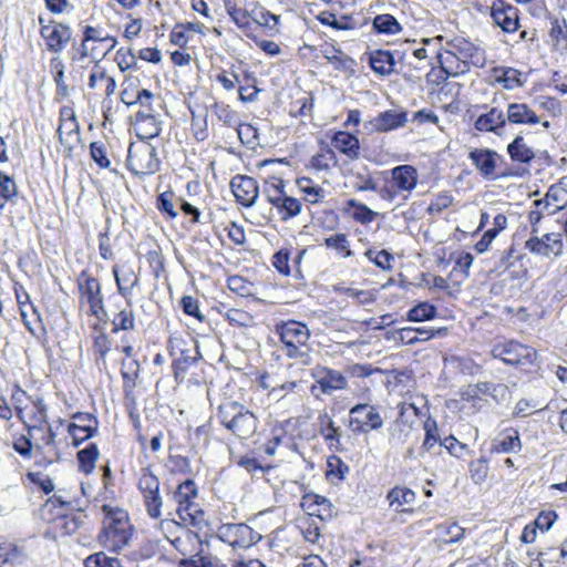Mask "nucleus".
Segmentation results:
<instances>
[{
	"label": "nucleus",
	"instance_id": "22",
	"mask_svg": "<svg viewBox=\"0 0 567 567\" xmlns=\"http://www.w3.org/2000/svg\"><path fill=\"white\" fill-rule=\"evenodd\" d=\"M522 442L517 430L509 427L501 432L491 443V453H518Z\"/></svg>",
	"mask_w": 567,
	"mask_h": 567
},
{
	"label": "nucleus",
	"instance_id": "16",
	"mask_svg": "<svg viewBox=\"0 0 567 567\" xmlns=\"http://www.w3.org/2000/svg\"><path fill=\"white\" fill-rule=\"evenodd\" d=\"M468 158L485 179H495L497 177L496 167L501 156L496 151L474 148L470 152Z\"/></svg>",
	"mask_w": 567,
	"mask_h": 567
},
{
	"label": "nucleus",
	"instance_id": "49",
	"mask_svg": "<svg viewBox=\"0 0 567 567\" xmlns=\"http://www.w3.org/2000/svg\"><path fill=\"white\" fill-rule=\"evenodd\" d=\"M143 502L150 517L157 519L162 516L163 499L159 491L143 495Z\"/></svg>",
	"mask_w": 567,
	"mask_h": 567
},
{
	"label": "nucleus",
	"instance_id": "2",
	"mask_svg": "<svg viewBox=\"0 0 567 567\" xmlns=\"http://www.w3.org/2000/svg\"><path fill=\"white\" fill-rule=\"evenodd\" d=\"M217 417L228 431L240 440L251 437L258 427L256 415L235 401L219 405Z\"/></svg>",
	"mask_w": 567,
	"mask_h": 567
},
{
	"label": "nucleus",
	"instance_id": "1",
	"mask_svg": "<svg viewBox=\"0 0 567 567\" xmlns=\"http://www.w3.org/2000/svg\"><path fill=\"white\" fill-rule=\"evenodd\" d=\"M441 69L450 76L464 74L470 66L482 68L486 63L484 52L464 38H454L440 54Z\"/></svg>",
	"mask_w": 567,
	"mask_h": 567
},
{
	"label": "nucleus",
	"instance_id": "36",
	"mask_svg": "<svg viewBox=\"0 0 567 567\" xmlns=\"http://www.w3.org/2000/svg\"><path fill=\"white\" fill-rule=\"evenodd\" d=\"M84 42H99L106 43L111 42V47H107L106 51L102 54L104 58L111 50H113L117 43L116 39L107 33H105L101 28H95L92 25H86L83 30Z\"/></svg>",
	"mask_w": 567,
	"mask_h": 567
},
{
	"label": "nucleus",
	"instance_id": "50",
	"mask_svg": "<svg viewBox=\"0 0 567 567\" xmlns=\"http://www.w3.org/2000/svg\"><path fill=\"white\" fill-rule=\"evenodd\" d=\"M337 157L333 150L322 151L311 158V166L317 171H329L332 164H336Z\"/></svg>",
	"mask_w": 567,
	"mask_h": 567
},
{
	"label": "nucleus",
	"instance_id": "3",
	"mask_svg": "<svg viewBox=\"0 0 567 567\" xmlns=\"http://www.w3.org/2000/svg\"><path fill=\"white\" fill-rule=\"evenodd\" d=\"M276 333L282 343L285 354L290 359L305 362L310 350L308 327L300 321L288 320L276 326Z\"/></svg>",
	"mask_w": 567,
	"mask_h": 567
},
{
	"label": "nucleus",
	"instance_id": "30",
	"mask_svg": "<svg viewBox=\"0 0 567 567\" xmlns=\"http://www.w3.org/2000/svg\"><path fill=\"white\" fill-rule=\"evenodd\" d=\"M507 154L513 162L519 164H529L535 157L534 150L526 143L522 135L515 136L507 145Z\"/></svg>",
	"mask_w": 567,
	"mask_h": 567
},
{
	"label": "nucleus",
	"instance_id": "62",
	"mask_svg": "<svg viewBox=\"0 0 567 567\" xmlns=\"http://www.w3.org/2000/svg\"><path fill=\"white\" fill-rule=\"evenodd\" d=\"M440 535L447 536L445 542L455 543L458 542L464 536V528L458 526L456 523H452L449 525H440L437 527Z\"/></svg>",
	"mask_w": 567,
	"mask_h": 567
},
{
	"label": "nucleus",
	"instance_id": "63",
	"mask_svg": "<svg viewBox=\"0 0 567 567\" xmlns=\"http://www.w3.org/2000/svg\"><path fill=\"white\" fill-rule=\"evenodd\" d=\"M272 266L284 276L290 275L289 251L280 249L272 257Z\"/></svg>",
	"mask_w": 567,
	"mask_h": 567
},
{
	"label": "nucleus",
	"instance_id": "29",
	"mask_svg": "<svg viewBox=\"0 0 567 567\" xmlns=\"http://www.w3.org/2000/svg\"><path fill=\"white\" fill-rule=\"evenodd\" d=\"M113 275L118 292L126 299L127 306H131L132 289L138 285V276L131 268L120 274L117 266L113 267Z\"/></svg>",
	"mask_w": 567,
	"mask_h": 567
},
{
	"label": "nucleus",
	"instance_id": "35",
	"mask_svg": "<svg viewBox=\"0 0 567 567\" xmlns=\"http://www.w3.org/2000/svg\"><path fill=\"white\" fill-rule=\"evenodd\" d=\"M99 457V450L94 443L89 444L85 449L78 452L79 470L85 474H90Z\"/></svg>",
	"mask_w": 567,
	"mask_h": 567
},
{
	"label": "nucleus",
	"instance_id": "11",
	"mask_svg": "<svg viewBox=\"0 0 567 567\" xmlns=\"http://www.w3.org/2000/svg\"><path fill=\"white\" fill-rule=\"evenodd\" d=\"M39 21L41 24L40 34L45 41L47 49L54 53L62 52L71 40V28L66 24L55 21L43 24L42 18H40Z\"/></svg>",
	"mask_w": 567,
	"mask_h": 567
},
{
	"label": "nucleus",
	"instance_id": "28",
	"mask_svg": "<svg viewBox=\"0 0 567 567\" xmlns=\"http://www.w3.org/2000/svg\"><path fill=\"white\" fill-rule=\"evenodd\" d=\"M406 122V114L395 110H388L381 112L372 121V125L377 131L388 132L404 125Z\"/></svg>",
	"mask_w": 567,
	"mask_h": 567
},
{
	"label": "nucleus",
	"instance_id": "8",
	"mask_svg": "<svg viewBox=\"0 0 567 567\" xmlns=\"http://www.w3.org/2000/svg\"><path fill=\"white\" fill-rule=\"evenodd\" d=\"M525 249L537 257L558 258L563 255L564 249L561 234L547 233L543 236L530 234V237L525 243Z\"/></svg>",
	"mask_w": 567,
	"mask_h": 567
},
{
	"label": "nucleus",
	"instance_id": "40",
	"mask_svg": "<svg viewBox=\"0 0 567 567\" xmlns=\"http://www.w3.org/2000/svg\"><path fill=\"white\" fill-rule=\"evenodd\" d=\"M388 499L396 512L402 511L401 507L405 504H412L415 499V493L406 487H394L388 494Z\"/></svg>",
	"mask_w": 567,
	"mask_h": 567
},
{
	"label": "nucleus",
	"instance_id": "27",
	"mask_svg": "<svg viewBox=\"0 0 567 567\" xmlns=\"http://www.w3.org/2000/svg\"><path fill=\"white\" fill-rule=\"evenodd\" d=\"M417 171L411 165H400L392 169V179L394 185L404 192H411L417 183Z\"/></svg>",
	"mask_w": 567,
	"mask_h": 567
},
{
	"label": "nucleus",
	"instance_id": "6",
	"mask_svg": "<svg viewBox=\"0 0 567 567\" xmlns=\"http://www.w3.org/2000/svg\"><path fill=\"white\" fill-rule=\"evenodd\" d=\"M349 426L353 433L378 431L383 426V419L377 406L359 403L349 411Z\"/></svg>",
	"mask_w": 567,
	"mask_h": 567
},
{
	"label": "nucleus",
	"instance_id": "44",
	"mask_svg": "<svg viewBox=\"0 0 567 567\" xmlns=\"http://www.w3.org/2000/svg\"><path fill=\"white\" fill-rule=\"evenodd\" d=\"M348 206L353 208L352 217L354 220L361 223V224H370L372 223L377 213L370 209L367 205L355 200V199H349Z\"/></svg>",
	"mask_w": 567,
	"mask_h": 567
},
{
	"label": "nucleus",
	"instance_id": "59",
	"mask_svg": "<svg viewBox=\"0 0 567 567\" xmlns=\"http://www.w3.org/2000/svg\"><path fill=\"white\" fill-rule=\"evenodd\" d=\"M90 153L92 159L101 167L107 168L110 166V159L107 158L106 148L99 142H93L90 145Z\"/></svg>",
	"mask_w": 567,
	"mask_h": 567
},
{
	"label": "nucleus",
	"instance_id": "26",
	"mask_svg": "<svg viewBox=\"0 0 567 567\" xmlns=\"http://www.w3.org/2000/svg\"><path fill=\"white\" fill-rule=\"evenodd\" d=\"M369 64L379 75L386 76L395 72V59L388 50H374L369 53Z\"/></svg>",
	"mask_w": 567,
	"mask_h": 567
},
{
	"label": "nucleus",
	"instance_id": "12",
	"mask_svg": "<svg viewBox=\"0 0 567 567\" xmlns=\"http://www.w3.org/2000/svg\"><path fill=\"white\" fill-rule=\"evenodd\" d=\"M84 280L79 282V289L82 298L86 300L90 306V312L99 320H104L107 316L104 309L103 297L101 293V285L97 279L85 276L82 274Z\"/></svg>",
	"mask_w": 567,
	"mask_h": 567
},
{
	"label": "nucleus",
	"instance_id": "58",
	"mask_svg": "<svg viewBox=\"0 0 567 567\" xmlns=\"http://www.w3.org/2000/svg\"><path fill=\"white\" fill-rule=\"evenodd\" d=\"M18 193L14 181L7 174L0 172V198L9 200Z\"/></svg>",
	"mask_w": 567,
	"mask_h": 567
},
{
	"label": "nucleus",
	"instance_id": "61",
	"mask_svg": "<svg viewBox=\"0 0 567 567\" xmlns=\"http://www.w3.org/2000/svg\"><path fill=\"white\" fill-rule=\"evenodd\" d=\"M470 472L475 483H482L485 481L488 472L487 462L484 457L472 461L470 464Z\"/></svg>",
	"mask_w": 567,
	"mask_h": 567
},
{
	"label": "nucleus",
	"instance_id": "53",
	"mask_svg": "<svg viewBox=\"0 0 567 567\" xmlns=\"http://www.w3.org/2000/svg\"><path fill=\"white\" fill-rule=\"evenodd\" d=\"M174 197V193L167 190L158 195L156 203L157 209L161 213L166 214L172 219L176 218L178 215L173 203Z\"/></svg>",
	"mask_w": 567,
	"mask_h": 567
},
{
	"label": "nucleus",
	"instance_id": "54",
	"mask_svg": "<svg viewBox=\"0 0 567 567\" xmlns=\"http://www.w3.org/2000/svg\"><path fill=\"white\" fill-rule=\"evenodd\" d=\"M200 358V352L197 344H194L192 349L182 350L181 355L176 359L174 365L177 369L185 370L189 365L195 364Z\"/></svg>",
	"mask_w": 567,
	"mask_h": 567
},
{
	"label": "nucleus",
	"instance_id": "60",
	"mask_svg": "<svg viewBox=\"0 0 567 567\" xmlns=\"http://www.w3.org/2000/svg\"><path fill=\"white\" fill-rule=\"evenodd\" d=\"M215 114L219 121L228 126L237 125L238 115L237 112L231 110L228 105L225 104H216L215 105Z\"/></svg>",
	"mask_w": 567,
	"mask_h": 567
},
{
	"label": "nucleus",
	"instance_id": "5",
	"mask_svg": "<svg viewBox=\"0 0 567 567\" xmlns=\"http://www.w3.org/2000/svg\"><path fill=\"white\" fill-rule=\"evenodd\" d=\"M156 148L145 140L131 143L127 154V167L136 176L153 175L159 169Z\"/></svg>",
	"mask_w": 567,
	"mask_h": 567
},
{
	"label": "nucleus",
	"instance_id": "13",
	"mask_svg": "<svg viewBox=\"0 0 567 567\" xmlns=\"http://www.w3.org/2000/svg\"><path fill=\"white\" fill-rule=\"evenodd\" d=\"M491 17L504 32L512 33L519 28L518 9L503 0L492 3Z\"/></svg>",
	"mask_w": 567,
	"mask_h": 567
},
{
	"label": "nucleus",
	"instance_id": "24",
	"mask_svg": "<svg viewBox=\"0 0 567 567\" xmlns=\"http://www.w3.org/2000/svg\"><path fill=\"white\" fill-rule=\"evenodd\" d=\"M56 133L65 156L71 157L73 150L80 143V125L78 121L71 120L60 123Z\"/></svg>",
	"mask_w": 567,
	"mask_h": 567
},
{
	"label": "nucleus",
	"instance_id": "57",
	"mask_svg": "<svg viewBox=\"0 0 567 567\" xmlns=\"http://www.w3.org/2000/svg\"><path fill=\"white\" fill-rule=\"evenodd\" d=\"M225 318L231 324L239 327H248L252 321V317L247 311L235 308L228 309L225 313Z\"/></svg>",
	"mask_w": 567,
	"mask_h": 567
},
{
	"label": "nucleus",
	"instance_id": "39",
	"mask_svg": "<svg viewBox=\"0 0 567 567\" xmlns=\"http://www.w3.org/2000/svg\"><path fill=\"white\" fill-rule=\"evenodd\" d=\"M373 28L379 33L398 34L402 31L399 21L392 14H378L373 19Z\"/></svg>",
	"mask_w": 567,
	"mask_h": 567
},
{
	"label": "nucleus",
	"instance_id": "41",
	"mask_svg": "<svg viewBox=\"0 0 567 567\" xmlns=\"http://www.w3.org/2000/svg\"><path fill=\"white\" fill-rule=\"evenodd\" d=\"M324 245L327 248L336 250L342 258L352 256L350 243L346 234H334L330 237H327L324 239Z\"/></svg>",
	"mask_w": 567,
	"mask_h": 567
},
{
	"label": "nucleus",
	"instance_id": "4",
	"mask_svg": "<svg viewBox=\"0 0 567 567\" xmlns=\"http://www.w3.org/2000/svg\"><path fill=\"white\" fill-rule=\"evenodd\" d=\"M103 511L106 512V517L100 540L110 550L118 551L128 544L132 536L127 514L122 509H109L106 505Z\"/></svg>",
	"mask_w": 567,
	"mask_h": 567
},
{
	"label": "nucleus",
	"instance_id": "51",
	"mask_svg": "<svg viewBox=\"0 0 567 567\" xmlns=\"http://www.w3.org/2000/svg\"><path fill=\"white\" fill-rule=\"evenodd\" d=\"M425 437L422 444L423 452H430L441 440L437 437V425L434 419L429 417L424 423Z\"/></svg>",
	"mask_w": 567,
	"mask_h": 567
},
{
	"label": "nucleus",
	"instance_id": "46",
	"mask_svg": "<svg viewBox=\"0 0 567 567\" xmlns=\"http://www.w3.org/2000/svg\"><path fill=\"white\" fill-rule=\"evenodd\" d=\"M497 82L502 83L506 90L522 87L525 84V81L522 80V72L513 68H505L503 74L497 78Z\"/></svg>",
	"mask_w": 567,
	"mask_h": 567
},
{
	"label": "nucleus",
	"instance_id": "64",
	"mask_svg": "<svg viewBox=\"0 0 567 567\" xmlns=\"http://www.w3.org/2000/svg\"><path fill=\"white\" fill-rule=\"evenodd\" d=\"M219 559L212 555H195L192 559H189L185 567H218Z\"/></svg>",
	"mask_w": 567,
	"mask_h": 567
},
{
	"label": "nucleus",
	"instance_id": "48",
	"mask_svg": "<svg viewBox=\"0 0 567 567\" xmlns=\"http://www.w3.org/2000/svg\"><path fill=\"white\" fill-rule=\"evenodd\" d=\"M51 66L54 70L53 80L55 82L58 93L62 96L69 95V86L64 81V64L61 59L53 58L51 60Z\"/></svg>",
	"mask_w": 567,
	"mask_h": 567
},
{
	"label": "nucleus",
	"instance_id": "43",
	"mask_svg": "<svg viewBox=\"0 0 567 567\" xmlns=\"http://www.w3.org/2000/svg\"><path fill=\"white\" fill-rule=\"evenodd\" d=\"M285 184L281 178L272 177L267 181L264 187V194L267 200L275 207L276 204L286 195L284 190Z\"/></svg>",
	"mask_w": 567,
	"mask_h": 567
},
{
	"label": "nucleus",
	"instance_id": "14",
	"mask_svg": "<svg viewBox=\"0 0 567 567\" xmlns=\"http://www.w3.org/2000/svg\"><path fill=\"white\" fill-rule=\"evenodd\" d=\"M75 422L68 426V432L72 437V443L78 446L80 443L92 437L97 432V420L90 413L79 412L73 415Z\"/></svg>",
	"mask_w": 567,
	"mask_h": 567
},
{
	"label": "nucleus",
	"instance_id": "31",
	"mask_svg": "<svg viewBox=\"0 0 567 567\" xmlns=\"http://www.w3.org/2000/svg\"><path fill=\"white\" fill-rule=\"evenodd\" d=\"M225 10L231 21L241 30L250 29V14L247 10L238 8L235 0H223Z\"/></svg>",
	"mask_w": 567,
	"mask_h": 567
},
{
	"label": "nucleus",
	"instance_id": "18",
	"mask_svg": "<svg viewBox=\"0 0 567 567\" xmlns=\"http://www.w3.org/2000/svg\"><path fill=\"white\" fill-rule=\"evenodd\" d=\"M506 124L536 125L540 123L539 116L526 103H509L505 111Z\"/></svg>",
	"mask_w": 567,
	"mask_h": 567
},
{
	"label": "nucleus",
	"instance_id": "55",
	"mask_svg": "<svg viewBox=\"0 0 567 567\" xmlns=\"http://www.w3.org/2000/svg\"><path fill=\"white\" fill-rule=\"evenodd\" d=\"M115 61L121 71L125 72L136 66V55L131 49L121 48L115 54Z\"/></svg>",
	"mask_w": 567,
	"mask_h": 567
},
{
	"label": "nucleus",
	"instance_id": "21",
	"mask_svg": "<svg viewBox=\"0 0 567 567\" xmlns=\"http://www.w3.org/2000/svg\"><path fill=\"white\" fill-rule=\"evenodd\" d=\"M316 380L323 393L330 394L337 390H343L348 385L346 377L337 370L318 368L315 373Z\"/></svg>",
	"mask_w": 567,
	"mask_h": 567
},
{
	"label": "nucleus",
	"instance_id": "47",
	"mask_svg": "<svg viewBox=\"0 0 567 567\" xmlns=\"http://www.w3.org/2000/svg\"><path fill=\"white\" fill-rule=\"evenodd\" d=\"M138 489L142 495L152 494L159 491V481L150 470L143 468L140 480Z\"/></svg>",
	"mask_w": 567,
	"mask_h": 567
},
{
	"label": "nucleus",
	"instance_id": "9",
	"mask_svg": "<svg viewBox=\"0 0 567 567\" xmlns=\"http://www.w3.org/2000/svg\"><path fill=\"white\" fill-rule=\"evenodd\" d=\"M217 537L231 547L248 548L260 540L261 535L246 524H223Z\"/></svg>",
	"mask_w": 567,
	"mask_h": 567
},
{
	"label": "nucleus",
	"instance_id": "25",
	"mask_svg": "<svg viewBox=\"0 0 567 567\" xmlns=\"http://www.w3.org/2000/svg\"><path fill=\"white\" fill-rule=\"evenodd\" d=\"M331 145L334 150L346 155L349 159H355L360 154V143L355 135L339 131L331 138Z\"/></svg>",
	"mask_w": 567,
	"mask_h": 567
},
{
	"label": "nucleus",
	"instance_id": "32",
	"mask_svg": "<svg viewBox=\"0 0 567 567\" xmlns=\"http://www.w3.org/2000/svg\"><path fill=\"white\" fill-rule=\"evenodd\" d=\"M154 94L146 89L134 90L133 87L125 86L121 92V101L127 106L135 104L148 106L150 100H153Z\"/></svg>",
	"mask_w": 567,
	"mask_h": 567
},
{
	"label": "nucleus",
	"instance_id": "37",
	"mask_svg": "<svg viewBox=\"0 0 567 567\" xmlns=\"http://www.w3.org/2000/svg\"><path fill=\"white\" fill-rule=\"evenodd\" d=\"M301 202L295 197L285 195L278 204L275 205L282 220L296 217L301 212Z\"/></svg>",
	"mask_w": 567,
	"mask_h": 567
},
{
	"label": "nucleus",
	"instance_id": "45",
	"mask_svg": "<svg viewBox=\"0 0 567 567\" xmlns=\"http://www.w3.org/2000/svg\"><path fill=\"white\" fill-rule=\"evenodd\" d=\"M113 332L118 330H133L135 328V317L132 310V305L128 308L121 310L112 321Z\"/></svg>",
	"mask_w": 567,
	"mask_h": 567
},
{
	"label": "nucleus",
	"instance_id": "33",
	"mask_svg": "<svg viewBox=\"0 0 567 567\" xmlns=\"http://www.w3.org/2000/svg\"><path fill=\"white\" fill-rule=\"evenodd\" d=\"M300 192L305 195V200L310 204H318L323 200L326 192L310 178L302 177L297 181Z\"/></svg>",
	"mask_w": 567,
	"mask_h": 567
},
{
	"label": "nucleus",
	"instance_id": "42",
	"mask_svg": "<svg viewBox=\"0 0 567 567\" xmlns=\"http://www.w3.org/2000/svg\"><path fill=\"white\" fill-rule=\"evenodd\" d=\"M436 317V308L429 302H420L408 312V320L421 322Z\"/></svg>",
	"mask_w": 567,
	"mask_h": 567
},
{
	"label": "nucleus",
	"instance_id": "23",
	"mask_svg": "<svg viewBox=\"0 0 567 567\" xmlns=\"http://www.w3.org/2000/svg\"><path fill=\"white\" fill-rule=\"evenodd\" d=\"M536 207H544L548 214L553 215L556 212L567 206V189L560 184L551 185L544 199L534 202Z\"/></svg>",
	"mask_w": 567,
	"mask_h": 567
},
{
	"label": "nucleus",
	"instance_id": "38",
	"mask_svg": "<svg viewBox=\"0 0 567 567\" xmlns=\"http://www.w3.org/2000/svg\"><path fill=\"white\" fill-rule=\"evenodd\" d=\"M152 101L150 100L148 106L146 105H140L141 110L136 112L135 120L136 123H143V124H150L151 130H148L147 135L148 136H157L161 133V126L158 122L156 121L155 115L153 114V105Z\"/></svg>",
	"mask_w": 567,
	"mask_h": 567
},
{
	"label": "nucleus",
	"instance_id": "56",
	"mask_svg": "<svg viewBox=\"0 0 567 567\" xmlns=\"http://www.w3.org/2000/svg\"><path fill=\"white\" fill-rule=\"evenodd\" d=\"M337 291L344 293L348 297L355 299L361 305H370L374 302V293L370 290H359L354 288H336Z\"/></svg>",
	"mask_w": 567,
	"mask_h": 567
},
{
	"label": "nucleus",
	"instance_id": "7",
	"mask_svg": "<svg viewBox=\"0 0 567 567\" xmlns=\"http://www.w3.org/2000/svg\"><path fill=\"white\" fill-rule=\"evenodd\" d=\"M197 497V487L193 480H186L181 483L174 492L173 498L177 504L176 513L183 522H194L202 509L195 503Z\"/></svg>",
	"mask_w": 567,
	"mask_h": 567
},
{
	"label": "nucleus",
	"instance_id": "20",
	"mask_svg": "<svg viewBox=\"0 0 567 567\" xmlns=\"http://www.w3.org/2000/svg\"><path fill=\"white\" fill-rule=\"evenodd\" d=\"M409 409L413 410L415 414L417 412V409L413 404L409 408L403 405L400 409L399 417L389 426V436L391 442L404 444L412 434L413 423L409 421L405 415Z\"/></svg>",
	"mask_w": 567,
	"mask_h": 567
},
{
	"label": "nucleus",
	"instance_id": "15",
	"mask_svg": "<svg viewBox=\"0 0 567 567\" xmlns=\"http://www.w3.org/2000/svg\"><path fill=\"white\" fill-rule=\"evenodd\" d=\"M485 112L480 114L474 122V128L480 133H494L501 135L506 126L505 111L497 106H483Z\"/></svg>",
	"mask_w": 567,
	"mask_h": 567
},
{
	"label": "nucleus",
	"instance_id": "52",
	"mask_svg": "<svg viewBox=\"0 0 567 567\" xmlns=\"http://www.w3.org/2000/svg\"><path fill=\"white\" fill-rule=\"evenodd\" d=\"M237 134L240 142L250 147L258 145V130L250 123L239 124Z\"/></svg>",
	"mask_w": 567,
	"mask_h": 567
},
{
	"label": "nucleus",
	"instance_id": "19",
	"mask_svg": "<svg viewBox=\"0 0 567 567\" xmlns=\"http://www.w3.org/2000/svg\"><path fill=\"white\" fill-rule=\"evenodd\" d=\"M32 409L24 413L22 409H18V416L27 425L29 433L33 430H41L42 424L48 423V408L41 398L32 399Z\"/></svg>",
	"mask_w": 567,
	"mask_h": 567
},
{
	"label": "nucleus",
	"instance_id": "17",
	"mask_svg": "<svg viewBox=\"0 0 567 567\" xmlns=\"http://www.w3.org/2000/svg\"><path fill=\"white\" fill-rule=\"evenodd\" d=\"M236 200L243 206L250 207L258 198V185L255 178L246 175H236L230 182Z\"/></svg>",
	"mask_w": 567,
	"mask_h": 567
},
{
	"label": "nucleus",
	"instance_id": "10",
	"mask_svg": "<svg viewBox=\"0 0 567 567\" xmlns=\"http://www.w3.org/2000/svg\"><path fill=\"white\" fill-rule=\"evenodd\" d=\"M492 353L494 358L512 365H529L536 357L533 348L516 341L497 344L493 348Z\"/></svg>",
	"mask_w": 567,
	"mask_h": 567
},
{
	"label": "nucleus",
	"instance_id": "34",
	"mask_svg": "<svg viewBox=\"0 0 567 567\" xmlns=\"http://www.w3.org/2000/svg\"><path fill=\"white\" fill-rule=\"evenodd\" d=\"M319 432L327 442L340 444V427L336 426L333 420L328 413H322L318 417Z\"/></svg>",
	"mask_w": 567,
	"mask_h": 567
}]
</instances>
